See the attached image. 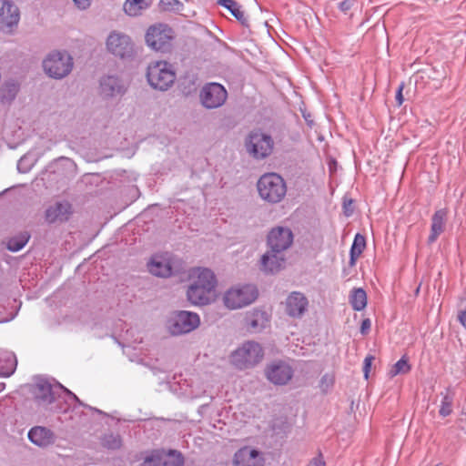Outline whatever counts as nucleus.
I'll list each match as a JSON object with an SVG mask.
<instances>
[{"label":"nucleus","mask_w":466,"mask_h":466,"mask_svg":"<svg viewBox=\"0 0 466 466\" xmlns=\"http://www.w3.org/2000/svg\"><path fill=\"white\" fill-rule=\"evenodd\" d=\"M217 279L208 268H197L189 274L187 299L194 306H206L216 298Z\"/></svg>","instance_id":"obj_1"},{"label":"nucleus","mask_w":466,"mask_h":466,"mask_svg":"<svg viewBox=\"0 0 466 466\" xmlns=\"http://www.w3.org/2000/svg\"><path fill=\"white\" fill-rule=\"evenodd\" d=\"M263 358L262 346L254 340H248L230 354L229 361L236 369L245 370L255 368Z\"/></svg>","instance_id":"obj_2"},{"label":"nucleus","mask_w":466,"mask_h":466,"mask_svg":"<svg viewBox=\"0 0 466 466\" xmlns=\"http://www.w3.org/2000/svg\"><path fill=\"white\" fill-rule=\"evenodd\" d=\"M259 197L270 204L279 203L287 193L284 179L277 173L262 175L257 183Z\"/></svg>","instance_id":"obj_3"},{"label":"nucleus","mask_w":466,"mask_h":466,"mask_svg":"<svg viewBox=\"0 0 466 466\" xmlns=\"http://www.w3.org/2000/svg\"><path fill=\"white\" fill-rule=\"evenodd\" d=\"M273 137L259 129L251 131L245 138L247 153L257 160H263L269 157L274 150Z\"/></svg>","instance_id":"obj_4"},{"label":"nucleus","mask_w":466,"mask_h":466,"mask_svg":"<svg viewBox=\"0 0 466 466\" xmlns=\"http://www.w3.org/2000/svg\"><path fill=\"white\" fill-rule=\"evenodd\" d=\"M147 78L154 89L165 91L174 84L176 74L169 63L154 61L147 66Z\"/></svg>","instance_id":"obj_5"},{"label":"nucleus","mask_w":466,"mask_h":466,"mask_svg":"<svg viewBox=\"0 0 466 466\" xmlns=\"http://www.w3.org/2000/svg\"><path fill=\"white\" fill-rule=\"evenodd\" d=\"M258 298V290L250 284L237 285L228 289L223 295V303L228 309H238L253 303Z\"/></svg>","instance_id":"obj_6"},{"label":"nucleus","mask_w":466,"mask_h":466,"mask_svg":"<svg viewBox=\"0 0 466 466\" xmlns=\"http://www.w3.org/2000/svg\"><path fill=\"white\" fill-rule=\"evenodd\" d=\"M73 58L66 52H52L43 61L45 73L55 79H62L70 74Z\"/></svg>","instance_id":"obj_7"},{"label":"nucleus","mask_w":466,"mask_h":466,"mask_svg":"<svg viewBox=\"0 0 466 466\" xmlns=\"http://www.w3.org/2000/svg\"><path fill=\"white\" fill-rule=\"evenodd\" d=\"M200 324L198 314L187 310L176 311L171 314L167 322L170 334L178 336L189 333Z\"/></svg>","instance_id":"obj_8"},{"label":"nucleus","mask_w":466,"mask_h":466,"mask_svg":"<svg viewBox=\"0 0 466 466\" xmlns=\"http://www.w3.org/2000/svg\"><path fill=\"white\" fill-rule=\"evenodd\" d=\"M106 49L113 56L122 58H131L135 54V45L129 35L114 31L106 39Z\"/></svg>","instance_id":"obj_9"},{"label":"nucleus","mask_w":466,"mask_h":466,"mask_svg":"<svg viewBox=\"0 0 466 466\" xmlns=\"http://www.w3.org/2000/svg\"><path fill=\"white\" fill-rule=\"evenodd\" d=\"M228 97L226 88L218 83L205 85L199 93L201 105L207 109H215L222 106Z\"/></svg>","instance_id":"obj_10"},{"label":"nucleus","mask_w":466,"mask_h":466,"mask_svg":"<svg viewBox=\"0 0 466 466\" xmlns=\"http://www.w3.org/2000/svg\"><path fill=\"white\" fill-rule=\"evenodd\" d=\"M20 21L18 6L10 1H4L0 7V32L5 35H14Z\"/></svg>","instance_id":"obj_11"},{"label":"nucleus","mask_w":466,"mask_h":466,"mask_svg":"<svg viewBox=\"0 0 466 466\" xmlns=\"http://www.w3.org/2000/svg\"><path fill=\"white\" fill-rule=\"evenodd\" d=\"M265 375L275 385H287L294 375V369L287 361L275 360L267 365Z\"/></svg>","instance_id":"obj_12"},{"label":"nucleus","mask_w":466,"mask_h":466,"mask_svg":"<svg viewBox=\"0 0 466 466\" xmlns=\"http://www.w3.org/2000/svg\"><path fill=\"white\" fill-rule=\"evenodd\" d=\"M58 388L64 390L76 401L80 403L77 396L71 392L69 390L64 388L62 385L53 387L49 382L41 380L35 384L33 389V394L38 405L46 407L52 403L56 398V390Z\"/></svg>","instance_id":"obj_13"},{"label":"nucleus","mask_w":466,"mask_h":466,"mask_svg":"<svg viewBox=\"0 0 466 466\" xmlns=\"http://www.w3.org/2000/svg\"><path fill=\"white\" fill-rule=\"evenodd\" d=\"M127 90V82L117 76H104L99 80V93L104 98L122 96L126 94Z\"/></svg>","instance_id":"obj_14"},{"label":"nucleus","mask_w":466,"mask_h":466,"mask_svg":"<svg viewBox=\"0 0 466 466\" xmlns=\"http://www.w3.org/2000/svg\"><path fill=\"white\" fill-rule=\"evenodd\" d=\"M171 29L162 24L150 26L146 34V42L156 51L163 50L171 39Z\"/></svg>","instance_id":"obj_15"},{"label":"nucleus","mask_w":466,"mask_h":466,"mask_svg":"<svg viewBox=\"0 0 466 466\" xmlns=\"http://www.w3.org/2000/svg\"><path fill=\"white\" fill-rule=\"evenodd\" d=\"M293 242V234L288 228L278 227L272 228L268 236V248L273 251H285L291 246Z\"/></svg>","instance_id":"obj_16"},{"label":"nucleus","mask_w":466,"mask_h":466,"mask_svg":"<svg viewBox=\"0 0 466 466\" xmlns=\"http://www.w3.org/2000/svg\"><path fill=\"white\" fill-rule=\"evenodd\" d=\"M183 456L177 451H169L167 453H154L145 459L143 466H182Z\"/></svg>","instance_id":"obj_17"},{"label":"nucleus","mask_w":466,"mask_h":466,"mask_svg":"<svg viewBox=\"0 0 466 466\" xmlns=\"http://www.w3.org/2000/svg\"><path fill=\"white\" fill-rule=\"evenodd\" d=\"M71 214V205L67 201H57L50 205L45 211V219L47 223L65 222Z\"/></svg>","instance_id":"obj_18"},{"label":"nucleus","mask_w":466,"mask_h":466,"mask_svg":"<svg viewBox=\"0 0 466 466\" xmlns=\"http://www.w3.org/2000/svg\"><path fill=\"white\" fill-rule=\"evenodd\" d=\"M263 463L262 454L251 447H243L235 453V466H263Z\"/></svg>","instance_id":"obj_19"},{"label":"nucleus","mask_w":466,"mask_h":466,"mask_svg":"<svg viewBox=\"0 0 466 466\" xmlns=\"http://www.w3.org/2000/svg\"><path fill=\"white\" fill-rule=\"evenodd\" d=\"M147 267L151 274L161 278H167L173 274L172 257L168 254L155 256Z\"/></svg>","instance_id":"obj_20"},{"label":"nucleus","mask_w":466,"mask_h":466,"mask_svg":"<svg viewBox=\"0 0 466 466\" xmlns=\"http://www.w3.org/2000/svg\"><path fill=\"white\" fill-rule=\"evenodd\" d=\"M285 259V253L273 251L272 248H268L267 252L261 257L260 269L268 273L277 272L282 268Z\"/></svg>","instance_id":"obj_21"},{"label":"nucleus","mask_w":466,"mask_h":466,"mask_svg":"<svg viewBox=\"0 0 466 466\" xmlns=\"http://www.w3.org/2000/svg\"><path fill=\"white\" fill-rule=\"evenodd\" d=\"M308 299L300 292H292L286 299V312L292 318H300L307 310Z\"/></svg>","instance_id":"obj_22"},{"label":"nucleus","mask_w":466,"mask_h":466,"mask_svg":"<svg viewBox=\"0 0 466 466\" xmlns=\"http://www.w3.org/2000/svg\"><path fill=\"white\" fill-rule=\"evenodd\" d=\"M28 439L39 447H46L55 441L54 433L45 427H34L28 432Z\"/></svg>","instance_id":"obj_23"},{"label":"nucleus","mask_w":466,"mask_h":466,"mask_svg":"<svg viewBox=\"0 0 466 466\" xmlns=\"http://www.w3.org/2000/svg\"><path fill=\"white\" fill-rule=\"evenodd\" d=\"M268 322V314L265 311L254 309L246 316L247 326L251 332L262 330Z\"/></svg>","instance_id":"obj_24"},{"label":"nucleus","mask_w":466,"mask_h":466,"mask_svg":"<svg viewBox=\"0 0 466 466\" xmlns=\"http://www.w3.org/2000/svg\"><path fill=\"white\" fill-rule=\"evenodd\" d=\"M446 221V211L440 209L436 211L431 218V235L429 236L428 242L433 243L438 237L443 232Z\"/></svg>","instance_id":"obj_25"},{"label":"nucleus","mask_w":466,"mask_h":466,"mask_svg":"<svg viewBox=\"0 0 466 466\" xmlns=\"http://www.w3.org/2000/svg\"><path fill=\"white\" fill-rule=\"evenodd\" d=\"M152 5V0H126L124 11L129 16L140 15Z\"/></svg>","instance_id":"obj_26"},{"label":"nucleus","mask_w":466,"mask_h":466,"mask_svg":"<svg viewBox=\"0 0 466 466\" xmlns=\"http://www.w3.org/2000/svg\"><path fill=\"white\" fill-rule=\"evenodd\" d=\"M41 155L42 153L33 150L26 153L19 159L17 163L18 171L21 173L28 172L37 162Z\"/></svg>","instance_id":"obj_27"},{"label":"nucleus","mask_w":466,"mask_h":466,"mask_svg":"<svg viewBox=\"0 0 466 466\" xmlns=\"http://www.w3.org/2000/svg\"><path fill=\"white\" fill-rule=\"evenodd\" d=\"M218 5L227 8L242 25H247L248 19L244 12L240 10V5L235 0H218Z\"/></svg>","instance_id":"obj_28"},{"label":"nucleus","mask_w":466,"mask_h":466,"mask_svg":"<svg viewBox=\"0 0 466 466\" xmlns=\"http://www.w3.org/2000/svg\"><path fill=\"white\" fill-rule=\"evenodd\" d=\"M18 92V85L14 80L5 81L0 87V100L3 103L11 102Z\"/></svg>","instance_id":"obj_29"},{"label":"nucleus","mask_w":466,"mask_h":466,"mask_svg":"<svg viewBox=\"0 0 466 466\" xmlns=\"http://www.w3.org/2000/svg\"><path fill=\"white\" fill-rule=\"evenodd\" d=\"M30 239V234L26 231L21 232L6 242V248L12 252H16L22 249L28 240Z\"/></svg>","instance_id":"obj_30"},{"label":"nucleus","mask_w":466,"mask_h":466,"mask_svg":"<svg viewBox=\"0 0 466 466\" xmlns=\"http://www.w3.org/2000/svg\"><path fill=\"white\" fill-rule=\"evenodd\" d=\"M350 303L355 310H362L367 305L366 292L360 288L354 289L350 295Z\"/></svg>","instance_id":"obj_31"},{"label":"nucleus","mask_w":466,"mask_h":466,"mask_svg":"<svg viewBox=\"0 0 466 466\" xmlns=\"http://www.w3.org/2000/svg\"><path fill=\"white\" fill-rule=\"evenodd\" d=\"M366 246L365 238L357 234L350 248V264L354 265L356 259L360 256Z\"/></svg>","instance_id":"obj_32"},{"label":"nucleus","mask_w":466,"mask_h":466,"mask_svg":"<svg viewBox=\"0 0 466 466\" xmlns=\"http://www.w3.org/2000/svg\"><path fill=\"white\" fill-rule=\"evenodd\" d=\"M410 370V366L408 363V360L403 357L399 361H397L389 371L390 377H395L399 374H406Z\"/></svg>","instance_id":"obj_33"},{"label":"nucleus","mask_w":466,"mask_h":466,"mask_svg":"<svg viewBox=\"0 0 466 466\" xmlns=\"http://www.w3.org/2000/svg\"><path fill=\"white\" fill-rule=\"evenodd\" d=\"M452 402H453V395L452 394H445L442 398L441 408H440V415L442 417L449 416L452 411Z\"/></svg>","instance_id":"obj_34"},{"label":"nucleus","mask_w":466,"mask_h":466,"mask_svg":"<svg viewBox=\"0 0 466 466\" xmlns=\"http://www.w3.org/2000/svg\"><path fill=\"white\" fill-rule=\"evenodd\" d=\"M161 5L164 10L181 12L184 9V5L178 0H161Z\"/></svg>","instance_id":"obj_35"},{"label":"nucleus","mask_w":466,"mask_h":466,"mask_svg":"<svg viewBox=\"0 0 466 466\" xmlns=\"http://www.w3.org/2000/svg\"><path fill=\"white\" fill-rule=\"evenodd\" d=\"M103 444L108 449L116 450L120 448L121 440L118 435L109 434L105 436Z\"/></svg>","instance_id":"obj_36"},{"label":"nucleus","mask_w":466,"mask_h":466,"mask_svg":"<svg viewBox=\"0 0 466 466\" xmlns=\"http://www.w3.org/2000/svg\"><path fill=\"white\" fill-rule=\"evenodd\" d=\"M4 358L9 363V366L7 367L6 370L2 371V374L5 377H8L13 374L15 370L16 360L15 355L11 352H5Z\"/></svg>","instance_id":"obj_37"},{"label":"nucleus","mask_w":466,"mask_h":466,"mask_svg":"<svg viewBox=\"0 0 466 466\" xmlns=\"http://www.w3.org/2000/svg\"><path fill=\"white\" fill-rule=\"evenodd\" d=\"M333 384V378L328 374L324 375L320 380V387L327 390Z\"/></svg>","instance_id":"obj_38"},{"label":"nucleus","mask_w":466,"mask_h":466,"mask_svg":"<svg viewBox=\"0 0 466 466\" xmlns=\"http://www.w3.org/2000/svg\"><path fill=\"white\" fill-rule=\"evenodd\" d=\"M374 360L373 356H367L364 360L363 372L365 379L369 378L370 370L371 367L372 360Z\"/></svg>","instance_id":"obj_39"},{"label":"nucleus","mask_w":466,"mask_h":466,"mask_svg":"<svg viewBox=\"0 0 466 466\" xmlns=\"http://www.w3.org/2000/svg\"><path fill=\"white\" fill-rule=\"evenodd\" d=\"M75 5L79 10H86L92 3V0H73Z\"/></svg>","instance_id":"obj_40"},{"label":"nucleus","mask_w":466,"mask_h":466,"mask_svg":"<svg viewBox=\"0 0 466 466\" xmlns=\"http://www.w3.org/2000/svg\"><path fill=\"white\" fill-rule=\"evenodd\" d=\"M308 466H326V463L323 460L321 453H319L317 457L311 459Z\"/></svg>","instance_id":"obj_41"},{"label":"nucleus","mask_w":466,"mask_h":466,"mask_svg":"<svg viewBox=\"0 0 466 466\" xmlns=\"http://www.w3.org/2000/svg\"><path fill=\"white\" fill-rule=\"evenodd\" d=\"M353 5V0H343L339 4V7L341 11L347 12Z\"/></svg>","instance_id":"obj_42"},{"label":"nucleus","mask_w":466,"mask_h":466,"mask_svg":"<svg viewBox=\"0 0 466 466\" xmlns=\"http://www.w3.org/2000/svg\"><path fill=\"white\" fill-rule=\"evenodd\" d=\"M344 213L347 217H350L353 213L352 200H344L343 202Z\"/></svg>","instance_id":"obj_43"},{"label":"nucleus","mask_w":466,"mask_h":466,"mask_svg":"<svg viewBox=\"0 0 466 466\" xmlns=\"http://www.w3.org/2000/svg\"><path fill=\"white\" fill-rule=\"evenodd\" d=\"M370 326H371V322L369 319H365L362 323H361V326H360V332L362 334H366L368 332V330L370 329Z\"/></svg>","instance_id":"obj_44"},{"label":"nucleus","mask_w":466,"mask_h":466,"mask_svg":"<svg viewBox=\"0 0 466 466\" xmlns=\"http://www.w3.org/2000/svg\"><path fill=\"white\" fill-rule=\"evenodd\" d=\"M458 320L466 329V308L458 312Z\"/></svg>","instance_id":"obj_45"},{"label":"nucleus","mask_w":466,"mask_h":466,"mask_svg":"<svg viewBox=\"0 0 466 466\" xmlns=\"http://www.w3.org/2000/svg\"><path fill=\"white\" fill-rule=\"evenodd\" d=\"M402 89H403V84H401L399 86L398 92L396 94V100H397V103L399 106H400L403 103Z\"/></svg>","instance_id":"obj_46"}]
</instances>
